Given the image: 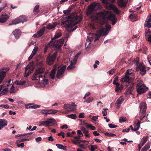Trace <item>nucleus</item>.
Returning <instances> with one entry per match:
<instances>
[{"instance_id":"37","label":"nucleus","mask_w":151,"mask_h":151,"mask_svg":"<svg viewBox=\"0 0 151 151\" xmlns=\"http://www.w3.org/2000/svg\"><path fill=\"white\" fill-rule=\"evenodd\" d=\"M129 17L132 21H135L137 19L136 16L134 14H130L129 16Z\"/></svg>"},{"instance_id":"43","label":"nucleus","mask_w":151,"mask_h":151,"mask_svg":"<svg viewBox=\"0 0 151 151\" xmlns=\"http://www.w3.org/2000/svg\"><path fill=\"white\" fill-rule=\"evenodd\" d=\"M57 68V66L56 65L55 66L53 69L51 71V73H50V76H55V74L56 72V69Z\"/></svg>"},{"instance_id":"54","label":"nucleus","mask_w":151,"mask_h":151,"mask_svg":"<svg viewBox=\"0 0 151 151\" xmlns=\"http://www.w3.org/2000/svg\"><path fill=\"white\" fill-rule=\"evenodd\" d=\"M105 135L109 137H112L114 136H115L116 135L113 133H109L107 132H106L105 133Z\"/></svg>"},{"instance_id":"11","label":"nucleus","mask_w":151,"mask_h":151,"mask_svg":"<svg viewBox=\"0 0 151 151\" xmlns=\"http://www.w3.org/2000/svg\"><path fill=\"white\" fill-rule=\"evenodd\" d=\"M57 52L55 51L53 54L51 56H48L47 58V61L48 64L49 65H51L55 60V58L56 57Z\"/></svg>"},{"instance_id":"53","label":"nucleus","mask_w":151,"mask_h":151,"mask_svg":"<svg viewBox=\"0 0 151 151\" xmlns=\"http://www.w3.org/2000/svg\"><path fill=\"white\" fill-rule=\"evenodd\" d=\"M119 121L120 122L122 123L126 121V118L122 116L120 117L119 119Z\"/></svg>"},{"instance_id":"63","label":"nucleus","mask_w":151,"mask_h":151,"mask_svg":"<svg viewBox=\"0 0 151 151\" xmlns=\"http://www.w3.org/2000/svg\"><path fill=\"white\" fill-rule=\"evenodd\" d=\"M1 106L2 107L4 108L5 109H8L9 107V106L8 105L1 104Z\"/></svg>"},{"instance_id":"16","label":"nucleus","mask_w":151,"mask_h":151,"mask_svg":"<svg viewBox=\"0 0 151 151\" xmlns=\"http://www.w3.org/2000/svg\"><path fill=\"white\" fill-rule=\"evenodd\" d=\"M124 100V98L123 97H119L116 101L115 105V107L117 109L119 108Z\"/></svg>"},{"instance_id":"13","label":"nucleus","mask_w":151,"mask_h":151,"mask_svg":"<svg viewBox=\"0 0 151 151\" xmlns=\"http://www.w3.org/2000/svg\"><path fill=\"white\" fill-rule=\"evenodd\" d=\"M145 37L146 40L151 43V31L150 29H147L146 30Z\"/></svg>"},{"instance_id":"36","label":"nucleus","mask_w":151,"mask_h":151,"mask_svg":"<svg viewBox=\"0 0 151 151\" xmlns=\"http://www.w3.org/2000/svg\"><path fill=\"white\" fill-rule=\"evenodd\" d=\"M150 145L149 143H148L147 144L145 145L143 147V148L141 150V151H146L150 147Z\"/></svg>"},{"instance_id":"20","label":"nucleus","mask_w":151,"mask_h":151,"mask_svg":"<svg viewBox=\"0 0 151 151\" xmlns=\"http://www.w3.org/2000/svg\"><path fill=\"white\" fill-rule=\"evenodd\" d=\"M66 68V66H65L59 67L56 76H60L63 74L65 71Z\"/></svg>"},{"instance_id":"26","label":"nucleus","mask_w":151,"mask_h":151,"mask_svg":"<svg viewBox=\"0 0 151 151\" xmlns=\"http://www.w3.org/2000/svg\"><path fill=\"white\" fill-rule=\"evenodd\" d=\"M109 6L114 13L117 14L120 13V10L115 6L111 4H110Z\"/></svg>"},{"instance_id":"23","label":"nucleus","mask_w":151,"mask_h":151,"mask_svg":"<svg viewBox=\"0 0 151 151\" xmlns=\"http://www.w3.org/2000/svg\"><path fill=\"white\" fill-rule=\"evenodd\" d=\"M141 121L137 119H136L134 122V124L136 125L134 127V131H136L140 127V123Z\"/></svg>"},{"instance_id":"30","label":"nucleus","mask_w":151,"mask_h":151,"mask_svg":"<svg viewBox=\"0 0 151 151\" xmlns=\"http://www.w3.org/2000/svg\"><path fill=\"white\" fill-rule=\"evenodd\" d=\"M29 106H26L25 108H32V109H37L40 108L41 106L40 105L37 104H31L30 106L28 107Z\"/></svg>"},{"instance_id":"62","label":"nucleus","mask_w":151,"mask_h":151,"mask_svg":"<svg viewBox=\"0 0 151 151\" xmlns=\"http://www.w3.org/2000/svg\"><path fill=\"white\" fill-rule=\"evenodd\" d=\"M81 123V124H85L86 125L88 124L86 122V121L83 120V119H81L80 120Z\"/></svg>"},{"instance_id":"7","label":"nucleus","mask_w":151,"mask_h":151,"mask_svg":"<svg viewBox=\"0 0 151 151\" xmlns=\"http://www.w3.org/2000/svg\"><path fill=\"white\" fill-rule=\"evenodd\" d=\"M40 76H32L31 79L33 81H36L37 83L42 84L44 86L47 84L48 82L47 79H43V78L41 77L42 80H40V78L39 77Z\"/></svg>"},{"instance_id":"60","label":"nucleus","mask_w":151,"mask_h":151,"mask_svg":"<svg viewBox=\"0 0 151 151\" xmlns=\"http://www.w3.org/2000/svg\"><path fill=\"white\" fill-rule=\"evenodd\" d=\"M29 140V139L28 138L27 139H18L17 141L19 142H24L25 141H28Z\"/></svg>"},{"instance_id":"8","label":"nucleus","mask_w":151,"mask_h":151,"mask_svg":"<svg viewBox=\"0 0 151 151\" xmlns=\"http://www.w3.org/2000/svg\"><path fill=\"white\" fill-rule=\"evenodd\" d=\"M55 123V119L50 118L48 119L46 121H42L41 122L39 126H43L45 127L48 126L49 125L51 126L54 125Z\"/></svg>"},{"instance_id":"34","label":"nucleus","mask_w":151,"mask_h":151,"mask_svg":"<svg viewBox=\"0 0 151 151\" xmlns=\"http://www.w3.org/2000/svg\"><path fill=\"white\" fill-rule=\"evenodd\" d=\"M20 23V22H19V19L18 18L17 19H14V20L12 21V22L11 23H10L9 24V25H12V24H17L19 23Z\"/></svg>"},{"instance_id":"9","label":"nucleus","mask_w":151,"mask_h":151,"mask_svg":"<svg viewBox=\"0 0 151 151\" xmlns=\"http://www.w3.org/2000/svg\"><path fill=\"white\" fill-rule=\"evenodd\" d=\"M78 136H75L73 137V139H71L72 142L75 145H77L79 142L80 138L83 137V134L82 132L80 130L77 131Z\"/></svg>"},{"instance_id":"47","label":"nucleus","mask_w":151,"mask_h":151,"mask_svg":"<svg viewBox=\"0 0 151 151\" xmlns=\"http://www.w3.org/2000/svg\"><path fill=\"white\" fill-rule=\"evenodd\" d=\"M51 44V42H50V43H49L45 47L44 49V52L45 53L47 51V50L48 47H50V46Z\"/></svg>"},{"instance_id":"56","label":"nucleus","mask_w":151,"mask_h":151,"mask_svg":"<svg viewBox=\"0 0 151 151\" xmlns=\"http://www.w3.org/2000/svg\"><path fill=\"white\" fill-rule=\"evenodd\" d=\"M69 117L70 118L72 119H75L76 118L77 116L75 114H71L68 115Z\"/></svg>"},{"instance_id":"59","label":"nucleus","mask_w":151,"mask_h":151,"mask_svg":"<svg viewBox=\"0 0 151 151\" xmlns=\"http://www.w3.org/2000/svg\"><path fill=\"white\" fill-rule=\"evenodd\" d=\"M115 71V70L114 69H112L108 71V73L110 75H113V73H114Z\"/></svg>"},{"instance_id":"40","label":"nucleus","mask_w":151,"mask_h":151,"mask_svg":"<svg viewBox=\"0 0 151 151\" xmlns=\"http://www.w3.org/2000/svg\"><path fill=\"white\" fill-rule=\"evenodd\" d=\"M47 114H54L57 113V111L56 110L47 109Z\"/></svg>"},{"instance_id":"10","label":"nucleus","mask_w":151,"mask_h":151,"mask_svg":"<svg viewBox=\"0 0 151 151\" xmlns=\"http://www.w3.org/2000/svg\"><path fill=\"white\" fill-rule=\"evenodd\" d=\"M34 64V63L33 62L30 63L27 66H26L25 72V76H28L33 72Z\"/></svg>"},{"instance_id":"29","label":"nucleus","mask_w":151,"mask_h":151,"mask_svg":"<svg viewBox=\"0 0 151 151\" xmlns=\"http://www.w3.org/2000/svg\"><path fill=\"white\" fill-rule=\"evenodd\" d=\"M20 23H23L27 20V18L25 16L22 15L18 18Z\"/></svg>"},{"instance_id":"18","label":"nucleus","mask_w":151,"mask_h":151,"mask_svg":"<svg viewBox=\"0 0 151 151\" xmlns=\"http://www.w3.org/2000/svg\"><path fill=\"white\" fill-rule=\"evenodd\" d=\"M145 26L148 27H151V14L148 16L145 22Z\"/></svg>"},{"instance_id":"45","label":"nucleus","mask_w":151,"mask_h":151,"mask_svg":"<svg viewBox=\"0 0 151 151\" xmlns=\"http://www.w3.org/2000/svg\"><path fill=\"white\" fill-rule=\"evenodd\" d=\"M6 124V126L7 124V122L6 120L3 119H0V125H4Z\"/></svg>"},{"instance_id":"21","label":"nucleus","mask_w":151,"mask_h":151,"mask_svg":"<svg viewBox=\"0 0 151 151\" xmlns=\"http://www.w3.org/2000/svg\"><path fill=\"white\" fill-rule=\"evenodd\" d=\"M38 47L35 46L34 47L31 55L28 58V60L29 61L30 60H31L33 58L34 56L35 55L38 51Z\"/></svg>"},{"instance_id":"27","label":"nucleus","mask_w":151,"mask_h":151,"mask_svg":"<svg viewBox=\"0 0 151 151\" xmlns=\"http://www.w3.org/2000/svg\"><path fill=\"white\" fill-rule=\"evenodd\" d=\"M76 63H74L73 60L70 61V64L69 65L67 68V70H73L75 68V65Z\"/></svg>"},{"instance_id":"50","label":"nucleus","mask_w":151,"mask_h":151,"mask_svg":"<svg viewBox=\"0 0 151 151\" xmlns=\"http://www.w3.org/2000/svg\"><path fill=\"white\" fill-rule=\"evenodd\" d=\"M86 127L87 128H89L92 130H95L96 129L95 127L92 125L91 124H87L86 125Z\"/></svg>"},{"instance_id":"19","label":"nucleus","mask_w":151,"mask_h":151,"mask_svg":"<svg viewBox=\"0 0 151 151\" xmlns=\"http://www.w3.org/2000/svg\"><path fill=\"white\" fill-rule=\"evenodd\" d=\"M13 34L16 39H18L20 37L21 32L20 30L16 29L13 32Z\"/></svg>"},{"instance_id":"15","label":"nucleus","mask_w":151,"mask_h":151,"mask_svg":"<svg viewBox=\"0 0 151 151\" xmlns=\"http://www.w3.org/2000/svg\"><path fill=\"white\" fill-rule=\"evenodd\" d=\"M9 18V16L6 14H4L0 16V22L4 23L6 22Z\"/></svg>"},{"instance_id":"25","label":"nucleus","mask_w":151,"mask_h":151,"mask_svg":"<svg viewBox=\"0 0 151 151\" xmlns=\"http://www.w3.org/2000/svg\"><path fill=\"white\" fill-rule=\"evenodd\" d=\"M58 23L54 22L52 24H49L47 25L46 28L50 30L54 29L57 25Z\"/></svg>"},{"instance_id":"32","label":"nucleus","mask_w":151,"mask_h":151,"mask_svg":"<svg viewBox=\"0 0 151 151\" xmlns=\"http://www.w3.org/2000/svg\"><path fill=\"white\" fill-rule=\"evenodd\" d=\"M45 27H44L42 29H40L38 32L37 33L38 35V36L40 37L42 35L45 31Z\"/></svg>"},{"instance_id":"3","label":"nucleus","mask_w":151,"mask_h":151,"mask_svg":"<svg viewBox=\"0 0 151 151\" xmlns=\"http://www.w3.org/2000/svg\"><path fill=\"white\" fill-rule=\"evenodd\" d=\"M111 28L110 25L106 24L105 28H102L99 30L97 32V34L89 33L86 40V46L87 45V47H90V44L92 43L93 40H94V42H95L99 40L100 36L106 35L110 31Z\"/></svg>"},{"instance_id":"31","label":"nucleus","mask_w":151,"mask_h":151,"mask_svg":"<svg viewBox=\"0 0 151 151\" xmlns=\"http://www.w3.org/2000/svg\"><path fill=\"white\" fill-rule=\"evenodd\" d=\"M40 6L38 5H36L33 9V12L36 15L40 12L39 7Z\"/></svg>"},{"instance_id":"64","label":"nucleus","mask_w":151,"mask_h":151,"mask_svg":"<svg viewBox=\"0 0 151 151\" xmlns=\"http://www.w3.org/2000/svg\"><path fill=\"white\" fill-rule=\"evenodd\" d=\"M84 114L83 113H81L79 114V117L80 118H84Z\"/></svg>"},{"instance_id":"35","label":"nucleus","mask_w":151,"mask_h":151,"mask_svg":"<svg viewBox=\"0 0 151 151\" xmlns=\"http://www.w3.org/2000/svg\"><path fill=\"white\" fill-rule=\"evenodd\" d=\"M20 23V22H19V19L18 18L17 19H14V20L12 21V22L11 23H10L9 24V25H12V24H17L19 23Z\"/></svg>"},{"instance_id":"55","label":"nucleus","mask_w":151,"mask_h":151,"mask_svg":"<svg viewBox=\"0 0 151 151\" xmlns=\"http://www.w3.org/2000/svg\"><path fill=\"white\" fill-rule=\"evenodd\" d=\"M90 28L93 30H94L96 29V27L95 24L94 23H92L89 25Z\"/></svg>"},{"instance_id":"24","label":"nucleus","mask_w":151,"mask_h":151,"mask_svg":"<svg viewBox=\"0 0 151 151\" xmlns=\"http://www.w3.org/2000/svg\"><path fill=\"white\" fill-rule=\"evenodd\" d=\"M44 71V69L42 68H39L37 69L36 71L34 73L33 76H37L43 73Z\"/></svg>"},{"instance_id":"46","label":"nucleus","mask_w":151,"mask_h":151,"mask_svg":"<svg viewBox=\"0 0 151 151\" xmlns=\"http://www.w3.org/2000/svg\"><path fill=\"white\" fill-rule=\"evenodd\" d=\"M133 71L132 69H128L127 70L125 74V76H128L132 74L133 73Z\"/></svg>"},{"instance_id":"33","label":"nucleus","mask_w":151,"mask_h":151,"mask_svg":"<svg viewBox=\"0 0 151 151\" xmlns=\"http://www.w3.org/2000/svg\"><path fill=\"white\" fill-rule=\"evenodd\" d=\"M148 138L149 137L148 136H147L146 137H144L143 138L141 139L140 143H141V144L144 145L148 139Z\"/></svg>"},{"instance_id":"42","label":"nucleus","mask_w":151,"mask_h":151,"mask_svg":"<svg viewBox=\"0 0 151 151\" xmlns=\"http://www.w3.org/2000/svg\"><path fill=\"white\" fill-rule=\"evenodd\" d=\"M32 134V133L31 132L27 134H19L18 135H16V137H21L23 136H25L26 135H27V137H29Z\"/></svg>"},{"instance_id":"38","label":"nucleus","mask_w":151,"mask_h":151,"mask_svg":"<svg viewBox=\"0 0 151 151\" xmlns=\"http://www.w3.org/2000/svg\"><path fill=\"white\" fill-rule=\"evenodd\" d=\"M8 91H9L7 88H5L4 89H3L0 93V95L1 96H2L3 95H4L7 93L8 92Z\"/></svg>"},{"instance_id":"39","label":"nucleus","mask_w":151,"mask_h":151,"mask_svg":"<svg viewBox=\"0 0 151 151\" xmlns=\"http://www.w3.org/2000/svg\"><path fill=\"white\" fill-rule=\"evenodd\" d=\"M16 83H17V84L18 85H23L25 84V83H26V82L25 81H18L17 80L16 81Z\"/></svg>"},{"instance_id":"12","label":"nucleus","mask_w":151,"mask_h":151,"mask_svg":"<svg viewBox=\"0 0 151 151\" xmlns=\"http://www.w3.org/2000/svg\"><path fill=\"white\" fill-rule=\"evenodd\" d=\"M137 71H140V74L142 75L145 74L146 72V68L145 66L142 64H139L136 68Z\"/></svg>"},{"instance_id":"49","label":"nucleus","mask_w":151,"mask_h":151,"mask_svg":"<svg viewBox=\"0 0 151 151\" xmlns=\"http://www.w3.org/2000/svg\"><path fill=\"white\" fill-rule=\"evenodd\" d=\"M61 36L62 34L60 32H57L55 34L54 38L56 39L60 37Z\"/></svg>"},{"instance_id":"51","label":"nucleus","mask_w":151,"mask_h":151,"mask_svg":"<svg viewBox=\"0 0 151 151\" xmlns=\"http://www.w3.org/2000/svg\"><path fill=\"white\" fill-rule=\"evenodd\" d=\"M81 130L83 132V133L86 134L88 133L89 131L86 128L84 127H82L81 128Z\"/></svg>"},{"instance_id":"17","label":"nucleus","mask_w":151,"mask_h":151,"mask_svg":"<svg viewBox=\"0 0 151 151\" xmlns=\"http://www.w3.org/2000/svg\"><path fill=\"white\" fill-rule=\"evenodd\" d=\"M64 108L66 111L69 112L75 111L76 110V108L72 107V106L69 104H64Z\"/></svg>"},{"instance_id":"14","label":"nucleus","mask_w":151,"mask_h":151,"mask_svg":"<svg viewBox=\"0 0 151 151\" xmlns=\"http://www.w3.org/2000/svg\"><path fill=\"white\" fill-rule=\"evenodd\" d=\"M140 111L141 114H145L147 109V106L146 103L143 102L140 104L139 106Z\"/></svg>"},{"instance_id":"6","label":"nucleus","mask_w":151,"mask_h":151,"mask_svg":"<svg viewBox=\"0 0 151 151\" xmlns=\"http://www.w3.org/2000/svg\"><path fill=\"white\" fill-rule=\"evenodd\" d=\"M67 39L68 37H67L60 39L56 41L53 43H52L51 46H54L56 48V50L59 49L63 44L64 40H67Z\"/></svg>"},{"instance_id":"4","label":"nucleus","mask_w":151,"mask_h":151,"mask_svg":"<svg viewBox=\"0 0 151 151\" xmlns=\"http://www.w3.org/2000/svg\"><path fill=\"white\" fill-rule=\"evenodd\" d=\"M134 82L137 83V91L139 94H141L148 90V88L143 84L142 81L140 79L137 78Z\"/></svg>"},{"instance_id":"61","label":"nucleus","mask_w":151,"mask_h":151,"mask_svg":"<svg viewBox=\"0 0 151 151\" xmlns=\"http://www.w3.org/2000/svg\"><path fill=\"white\" fill-rule=\"evenodd\" d=\"M13 81L11 80L8 81L7 84L5 87H8L11 85Z\"/></svg>"},{"instance_id":"5","label":"nucleus","mask_w":151,"mask_h":151,"mask_svg":"<svg viewBox=\"0 0 151 151\" xmlns=\"http://www.w3.org/2000/svg\"><path fill=\"white\" fill-rule=\"evenodd\" d=\"M124 77L122 78L121 81L122 83H125L126 84V86H128L131 83V85L129 87L128 89L131 91L133 89V84L135 83L134 82L135 80H134V76H123Z\"/></svg>"},{"instance_id":"52","label":"nucleus","mask_w":151,"mask_h":151,"mask_svg":"<svg viewBox=\"0 0 151 151\" xmlns=\"http://www.w3.org/2000/svg\"><path fill=\"white\" fill-rule=\"evenodd\" d=\"M40 112L42 114H45V116L47 115V109H43L40 111Z\"/></svg>"},{"instance_id":"22","label":"nucleus","mask_w":151,"mask_h":151,"mask_svg":"<svg viewBox=\"0 0 151 151\" xmlns=\"http://www.w3.org/2000/svg\"><path fill=\"white\" fill-rule=\"evenodd\" d=\"M128 1V0H118L117 3L118 5L121 7L125 6Z\"/></svg>"},{"instance_id":"48","label":"nucleus","mask_w":151,"mask_h":151,"mask_svg":"<svg viewBox=\"0 0 151 151\" xmlns=\"http://www.w3.org/2000/svg\"><path fill=\"white\" fill-rule=\"evenodd\" d=\"M93 99V98L92 97H90L87 100H86L84 102H86L87 103H89L91 102Z\"/></svg>"},{"instance_id":"28","label":"nucleus","mask_w":151,"mask_h":151,"mask_svg":"<svg viewBox=\"0 0 151 151\" xmlns=\"http://www.w3.org/2000/svg\"><path fill=\"white\" fill-rule=\"evenodd\" d=\"M8 69L4 68L0 69V76H5L8 71Z\"/></svg>"},{"instance_id":"58","label":"nucleus","mask_w":151,"mask_h":151,"mask_svg":"<svg viewBox=\"0 0 151 151\" xmlns=\"http://www.w3.org/2000/svg\"><path fill=\"white\" fill-rule=\"evenodd\" d=\"M108 125L109 127L111 128H115L117 127V125L112 124H109Z\"/></svg>"},{"instance_id":"57","label":"nucleus","mask_w":151,"mask_h":151,"mask_svg":"<svg viewBox=\"0 0 151 151\" xmlns=\"http://www.w3.org/2000/svg\"><path fill=\"white\" fill-rule=\"evenodd\" d=\"M80 142H83L84 144H86L87 145L89 143V142L88 141H86L85 140H81V138H80L79 142L78 144H79Z\"/></svg>"},{"instance_id":"2","label":"nucleus","mask_w":151,"mask_h":151,"mask_svg":"<svg viewBox=\"0 0 151 151\" xmlns=\"http://www.w3.org/2000/svg\"><path fill=\"white\" fill-rule=\"evenodd\" d=\"M82 20V18L78 16L76 14L71 13L69 15L63 16L62 20V25L66 29H69L68 31H73L77 28L76 25Z\"/></svg>"},{"instance_id":"41","label":"nucleus","mask_w":151,"mask_h":151,"mask_svg":"<svg viewBox=\"0 0 151 151\" xmlns=\"http://www.w3.org/2000/svg\"><path fill=\"white\" fill-rule=\"evenodd\" d=\"M81 54V52H78L75 56V57L73 60L74 63H76L78 57Z\"/></svg>"},{"instance_id":"1","label":"nucleus","mask_w":151,"mask_h":151,"mask_svg":"<svg viewBox=\"0 0 151 151\" xmlns=\"http://www.w3.org/2000/svg\"><path fill=\"white\" fill-rule=\"evenodd\" d=\"M100 5L98 3L93 2L88 6L86 14L90 16L92 19L100 21L101 24L106 22L107 20L111 21L112 25H114L116 22L115 15L111 14L108 11H104L96 14V11L99 8Z\"/></svg>"},{"instance_id":"44","label":"nucleus","mask_w":151,"mask_h":151,"mask_svg":"<svg viewBox=\"0 0 151 151\" xmlns=\"http://www.w3.org/2000/svg\"><path fill=\"white\" fill-rule=\"evenodd\" d=\"M56 145L59 149H62L63 150H65L66 149V147L62 145L56 144Z\"/></svg>"}]
</instances>
